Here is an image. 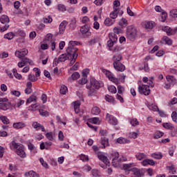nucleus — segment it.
<instances>
[{
  "instance_id": "09e8293b",
  "label": "nucleus",
  "mask_w": 177,
  "mask_h": 177,
  "mask_svg": "<svg viewBox=\"0 0 177 177\" xmlns=\"http://www.w3.org/2000/svg\"><path fill=\"white\" fill-rule=\"evenodd\" d=\"M91 174L93 177H100V172L97 169H93Z\"/></svg>"
},
{
  "instance_id": "680f3d73",
  "label": "nucleus",
  "mask_w": 177,
  "mask_h": 177,
  "mask_svg": "<svg viewBox=\"0 0 177 177\" xmlns=\"http://www.w3.org/2000/svg\"><path fill=\"white\" fill-rule=\"evenodd\" d=\"M121 5V3H120V1L118 0H115L113 1V10H114V8H116L117 9H120V6Z\"/></svg>"
},
{
  "instance_id": "6e6552de",
  "label": "nucleus",
  "mask_w": 177,
  "mask_h": 177,
  "mask_svg": "<svg viewBox=\"0 0 177 177\" xmlns=\"http://www.w3.org/2000/svg\"><path fill=\"white\" fill-rule=\"evenodd\" d=\"M68 59V57L67 56V54H62L61 55L58 59L55 58L53 60V64L55 66H57V64L60 62H66V60Z\"/></svg>"
},
{
  "instance_id": "7ed1b4c3",
  "label": "nucleus",
  "mask_w": 177,
  "mask_h": 177,
  "mask_svg": "<svg viewBox=\"0 0 177 177\" xmlns=\"http://www.w3.org/2000/svg\"><path fill=\"white\" fill-rule=\"evenodd\" d=\"M97 157L99 160H100L101 161H102V162H104V164L103 163L100 164V166L102 168H104V169H106V168H107V166L110 167V160H109V158H107V156H104L102 152H98Z\"/></svg>"
},
{
  "instance_id": "bb28decb",
  "label": "nucleus",
  "mask_w": 177,
  "mask_h": 177,
  "mask_svg": "<svg viewBox=\"0 0 177 177\" xmlns=\"http://www.w3.org/2000/svg\"><path fill=\"white\" fill-rule=\"evenodd\" d=\"M25 176L26 177H39V174H37L35 171H29L28 172L25 173Z\"/></svg>"
},
{
  "instance_id": "a878e982",
  "label": "nucleus",
  "mask_w": 177,
  "mask_h": 177,
  "mask_svg": "<svg viewBox=\"0 0 177 177\" xmlns=\"http://www.w3.org/2000/svg\"><path fill=\"white\" fill-rule=\"evenodd\" d=\"M122 59V55L120 54H116L113 57V63H120L121 59Z\"/></svg>"
},
{
  "instance_id": "3c124183",
  "label": "nucleus",
  "mask_w": 177,
  "mask_h": 177,
  "mask_svg": "<svg viewBox=\"0 0 177 177\" xmlns=\"http://www.w3.org/2000/svg\"><path fill=\"white\" fill-rule=\"evenodd\" d=\"M108 91L111 92V93H117V88L114 86H109L108 87Z\"/></svg>"
},
{
  "instance_id": "dca6fc26",
  "label": "nucleus",
  "mask_w": 177,
  "mask_h": 177,
  "mask_svg": "<svg viewBox=\"0 0 177 177\" xmlns=\"http://www.w3.org/2000/svg\"><path fill=\"white\" fill-rule=\"evenodd\" d=\"M90 84L91 85V86H93L95 89H99L100 88V83H99V82L94 77L90 79Z\"/></svg>"
},
{
  "instance_id": "39448f33",
  "label": "nucleus",
  "mask_w": 177,
  "mask_h": 177,
  "mask_svg": "<svg viewBox=\"0 0 177 177\" xmlns=\"http://www.w3.org/2000/svg\"><path fill=\"white\" fill-rule=\"evenodd\" d=\"M138 91L140 95L149 96L150 95V86L149 85L142 84L138 86Z\"/></svg>"
},
{
  "instance_id": "e433bc0d",
  "label": "nucleus",
  "mask_w": 177,
  "mask_h": 177,
  "mask_svg": "<svg viewBox=\"0 0 177 177\" xmlns=\"http://www.w3.org/2000/svg\"><path fill=\"white\" fill-rule=\"evenodd\" d=\"M132 164L133 163H129V164H125L123 165V169L124 171H129L132 172Z\"/></svg>"
},
{
  "instance_id": "69168bd1",
  "label": "nucleus",
  "mask_w": 177,
  "mask_h": 177,
  "mask_svg": "<svg viewBox=\"0 0 177 177\" xmlns=\"http://www.w3.org/2000/svg\"><path fill=\"white\" fill-rule=\"evenodd\" d=\"M20 60H21V62H22L23 64H24L25 66L27 65V63H28V60H30L29 58H27L26 57H24L22 58H20Z\"/></svg>"
},
{
  "instance_id": "2eb2a0df",
  "label": "nucleus",
  "mask_w": 177,
  "mask_h": 177,
  "mask_svg": "<svg viewBox=\"0 0 177 177\" xmlns=\"http://www.w3.org/2000/svg\"><path fill=\"white\" fill-rule=\"evenodd\" d=\"M162 31L167 33V35H174L176 32L177 29L172 30L169 26H165L162 28Z\"/></svg>"
},
{
  "instance_id": "e2e57ef3",
  "label": "nucleus",
  "mask_w": 177,
  "mask_h": 177,
  "mask_svg": "<svg viewBox=\"0 0 177 177\" xmlns=\"http://www.w3.org/2000/svg\"><path fill=\"white\" fill-rule=\"evenodd\" d=\"M89 122H91V124H97V122H99V118H90Z\"/></svg>"
},
{
  "instance_id": "c756f323",
  "label": "nucleus",
  "mask_w": 177,
  "mask_h": 177,
  "mask_svg": "<svg viewBox=\"0 0 177 177\" xmlns=\"http://www.w3.org/2000/svg\"><path fill=\"white\" fill-rule=\"evenodd\" d=\"M74 110L76 114L80 113V106H81V103L79 101H75L74 103Z\"/></svg>"
},
{
  "instance_id": "2f4dec72",
  "label": "nucleus",
  "mask_w": 177,
  "mask_h": 177,
  "mask_svg": "<svg viewBox=\"0 0 177 177\" xmlns=\"http://www.w3.org/2000/svg\"><path fill=\"white\" fill-rule=\"evenodd\" d=\"M115 22V21L111 19V18H106L104 20V24H105V26H113Z\"/></svg>"
},
{
  "instance_id": "423d86ee",
  "label": "nucleus",
  "mask_w": 177,
  "mask_h": 177,
  "mask_svg": "<svg viewBox=\"0 0 177 177\" xmlns=\"http://www.w3.org/2000/svg\"><path fill=\"white\" fill-rule=\"evenodd\" d=\"M66 53H67V57L68 60L71 59V58L74 57V56H76V57H78V53H77V48L73 47V46H68L66 48Z\"/></svg>"
},
{
  "instance_id": "c03bdc74",
  "label": "nucleus",
  "mask_w": 177,
  "mask_h": 177,
  "mask_svg": "<svg viewBox=\"0 0 177 177\" xmlns=\"http://www.w3.org/2000/svg\"><path fill=\"white\" fill-rule=\"evenodd\" d=\"M162 136H164V133H162L161 131H157L156 133H155V134L153 136V138L154 139H160V138H162Z\"/></svg>"
},
{
  "instance_id": "bf43d9fd",
  "label": "nucleus",
  "mask_w": 177,
  "mask_h": 177,
  "mask_svg": "<svg viewBox=\"0 0 177 177\" xmlns=\"http://www.w3.org/2000/svg\"><path fill=\"white\" fill-rule=\"evenodd\" d=\"M80 66V63L76 62L74 66H73L71 68H70V71H77V70H78V66Z\"/></svg>"
},
{
  "instance_id": "cd10ccee",
  "label": "nucleus",
  "mask_w": 177,
  "mask_h": 177,
  "mask_svg": "<svg viewBox=\"0 0 177 177\" xmlns=\"http://www.w3.org/2000/svg\"><path fill=\"white\" fill-rule=\"evenodd\" d=\"M0 21L2 24H8V23H9L10 21L9 17H8L7 15H2L0 17Z\"/></svg>"
},
{
  "instance_id": "a19ab883",
  "label": "nucleus",
  "mask_w": 177,
  "mask_h": 177,
  "mask_svg": "<svg viewBox=\"0 0 177 177\" xmlns=\"http://www.w3.org/2000/svg\"><path fill=\"white\" fill-rule=\"evenodd\" d=\"M28 80H29V81H31V82H36V81H38V77L32 74H30L28 75Z\"/></svg>"
},
{
  "instance_id": "4d7b16f0",
  "label": "nucleus",
  "mask_w": 177,
  "mask_h": 177,
  "mask_svg": "<svg viewBox=\"0 0 177 177\" xmlns=\"http://www.w3.org/2000/svg\"><path fill=\"white\" fill-rule=\"evenodd\" d=\"M46 138L48 139V140H53V132H48L46 134Z\"/></svg>"
},
{
  "instance_id": "4be33fe9",
  "label": "nucleus",
  "mask_w": 177,
  "mask_h": 177,
  "mask_svg": "<svg viewBox=\"0 0 177 177\" xmlns=\"http://www.w3.org/2000/svg\"><path fill=\"white\" fill-rule=\"evenodd\" d=\"M129 142H131L129 140L122 137H120L116 140L115 143H119V145H125L127 143H129Z\"/></svg>"
},
{
  "instance_id": "1a4fd4ad",
  "label": "nucleus",
  "mask_w": 177,
  "mask_h": 177,
  "mask_svg": "<svg viewBox=\"0 0 177 177\" xmlns=\"http://www.w3.org/2000/svg\"><path fill=\"white\" fill-rule=\"evenodd\" d=\"M28 54V50L26 48H23L15 52V56L19 59H22L23 57H26Z\"/></svg>"
},
{
  "instance_id": "79ce46f5",
  "label": "nucleus",
  "mask_w": 177,
  "mask_h": 177,
  "mask_svg": "<svg viewBox=\"0 0 177 177\" xmlns=\"http://www.w3.org/2000/svg\"><path fill=\"white\" fill-rule=\"evenodd\" d=\"M146 157V154H145L144 153H138L136 155V158H137V160H139L140 161L143 160V158H145Z\"/></svg>"
},
{
  "instance_id": "37998d69",
  "label": "nucleus",
  "mask_w": 177,
  "mask_h": 177,
  "mask_svg": "<svg viewBox=\"0 0 177 177\" xmlns=\"http://www.w3.org/2000/svg\"><path fill=\"white\" fill-rule=\"evenodd\" d=\"M162 41H164L167 45H171L172 44V40L167 36L162 37Z\"/></svg>"
},
{
  "instance_id": "58836bf2",
  "label": "nucleus",
  "mask_w": 177,
  "mask_h": 177,
  "mask_svg": "<svg viewBox=\"0 0 177 177\" xmlns=\"http://www.w3.org/2000/svg\"><path fill=\"white\" fill-rule=\"evenodd\" d=\"M12 73H13L14 77H15L17 80H21V75L17 73V69L16 68L12 69Z\"/></svg>"
},
{
  "instance_id": "4c0bfd02",
  "label": "nucleus",
  "mask_w": 177,
  "mask_h": 177,
  "mask_svg": "<svg viewBox=\"0 0 177 177\" xmlns=\"http://www.w3.org/2000/svg\"><path fill=\"white\" fill-rule=\"evenodd\" d=\"M91 113H93L94 115H97L100 113V109L97 106H95L91 110Z\"/></svg>"
},
{
  "instance_id": "0e129e2a",
  "label": "nucleus",
  "mask_w": 177,
  "mask_h": 177,
  "mask_svg": "<svg viewBox=\"0 0 177 177\" xmlns=\"http://www.w3.org/2000/svg\"><path fill=\"white\" fill-rule=\"evenodd\" d=\"M77 55H74L73 57H72L71 59V62L69 63V66L70 67H71V66H73L74 64V63H75L76 60H77Z\"/></svg>"
},
{
  "instance_id": "f3484780",
  "label": "nucleus",
  "mask_w": 177,
  "mask_h": 177,
  "mask_svg": "<svg viewBox=\"0 0 177 177\" xmlns=\"http://www.w3.org/2000/svg\"><path fill=\"white\" fill-rule=\"evenodd\" d=\"M100 143L102 145V149H106V147H109L110 146V143L109 142V138L106 137L101 138Z\"/></svg>"
},
{
  "instance_id": "72a5a7b5",
  "label": "nucleus",
  "mask_w": 177,
  "mask_h": 177,
  "mask_svg": "<svg viewBox=\"0 0 177 177\" xmlns=\"http://www.w3.org/2000/svg\"><path fill=\"white\" fill-rule=\"evenodd\" d=\"M88 31H89V26H88L87 24L80 28V32L82 34V35L88 32Z\"/></svg>"
},
{
  "instance_id": "20e7f679",
  "label": "nucleus",
  "mask_w": 177,
  "mask_h": 177,
  "mask_svg": "<svg viewBox=\"0 0 177 177\" xmlns=\"http://www.w3.org/2000/svg\"><path fill=\"white\" fill-rule=\"evenodd\" d=\"M111 158H112V165L115 168H117V167H120V164H121V158H120V153L118 152H112L111 153Z\"/></svg>"
},
{
  "instance_id": "f257e3e1",
  "label": "nucleus",
  "mask_w": 177,
  "mask_h": 177,
  "mask_svg": "<svg viewBox=\"0 0 177 177\" xmlns=\"http://www.w3.org/2000/svg\"><path fill=\"white\" fill-rule=\"evenodd\" d=\"M12 146L14 149H16V153L17 156L21 157V158H26V152L24 151V145L21 144H17L15 141H12Z\"/></svg>"
},
{
  "instance_id": "473e14b6",
  "label": "nucleus",
  "mask_w": 177,
  "mask_h": 177,
  "mask_svg": "<svg viewBox=\"0 0 177 177\" xmlns=\"http://www.w3.org/2000/svg\"><path fill=\"white\" fill-rule=\"evenodd\" d=\"M151 157H152V158H155V160H161V158H162V153H161V152L159 153H151Z\"/></svg>"
},
{
  "instance_id": "864d4df0",
  "label": "nucleus",
  "mask_w": 177,
  "mask_h": 177,
  "mask_svg": "<svg viewBox=\"0 0 177 177\" xmlns=\"http://www.w3.org/2000/svg\"><path fill=\"white\" fill-rule=\"evenodd\" d=\"M88 77L85 76H82V79L78 81L79 84H82V85H84L88 82Z\"/></svg>"
},
{
  "instance_id": "4468645a",
  "label": "nucleus",
  "mask_w": 177,
  "mask_h": 177,
  "mask_svg": "<svg viewBox=\"0 0 177 177\" xmlns=\"http://www.w3.org/2000/svg\"><path fill=\"white\" fill-rule=\"evenodd\" d=\"M131 172H133V175L136 177H141L145 175V173L143 171L136 167L131 168Z\"/></svg>"
},
{
  "instance_id": "393cba45",
  "label": "nucleus",
  "mask_w": 177,
  "mask_h": 177,
  "mask_svg": "<svg viewBox=\"0 0 177 177\" xmlns=\"http://www.w3.org/2000/svg\"><path fill=\"white\" fill-rule=\"evenodd\" d=\"M87 89H88V96H95L96 90L92 87V86H86Z\"/></svg>"
},
{
  "instance_id": "b1692460",
  "label": "nucleus",
  "mask_w": 177,
  "mask_h": 177,
  "mask_svg": "<svg viewBox=\"0 0 177 177\" xmlns=\"http://www.w3.org/2000/svg\"><path fill=\"white\" fill-rule=\"evenodd\" d=\"M166 80L167 82H169L171 85H175V84H176V79H175V77L174 76L167 75L166 77Z\"/></svg>"
},
{
  "instance_id": "c9c22d12",
  "label": "nucleus",
  "mask_w": 177,
  "mask_h": 177,
  "mask_svg": "<svg viewBox=\"0 0 177 177\" xmlns=\"http://www.w3.org/2000/svg\"><path fill=\"white\" fill-rule=\"evenodd\" d=\"M32 102H37V96L35 94L32 95L27 100L26 104L32 103Z\"/></svg>"
},
{
  "instance_id": "9d476101",
  "label": "nucleus",
  "mask_w": 177,
  "mask_h": 177,
  "mask_svg": "<svg viewBox=\"0 0 177 177\" xmlns=\"http://www.w3.org/2000/svg\"><path fill=\"white\" fill-rule=\"evenodd\" d=\"M102 71L106 75V77H109V80H110V81H111L112 82H114V84H118V79L113 77L111 72L106 69H103Z\"/></svg>"
},
{
  "instance_id": "774afa93",
  "label": "nucleus",
  "mask_w": 177,
  "mask_h": 177,
  "mask_svg": "<svg viewBox=\"0 0 177 177\" xmlns=\"http://www.w3.org/2000/svg\"><path fill=\"white\" fill-rule=\"evenodd\" d=\"M176 116H177L176 111H173L171 113V118L174 122H176V120H177Z\"/></svg>"
},
{
  "instance_id": "5701e85b",
  "label": "nucleus",
  "mask_w": 177,
  "mask_h": 177,
  "mask_svg": "<svg viewBox=\"0 0 177 177\" xmlns=\"http://www.w3.org/2000/svg\"><path fill=\"white\" fill-rule=\"evenodd\" d=\"M120 11V8H114L113 12H111L110 14V18L113 19H117L118 17V12Z\"/></svg>"
},
{
  "instance_id": "0eeeda50",
  "label": "nucleus",
  "mask_w": 177,
  "mask_h": 177,
  "mask_svg": "<svg viewBox=\"0 0 177 177\" xmlns=\"http://www.w3.org/2000/svg\"><path fill=\"white\" fill-rule=\"evenodd\" d=\"M109 40L107 41V46L109 48H113L114 44L118 40V37H117V35L111 32L109 34Z\"/></svg>"
},
{
  "instance_id": "f03ea898",
  "label": "nucleus",
  "mask_w": 177,
  "mask_h": 177,
  "mask_svg": "<svg viewBox=\"0 0 177 177\" xmlns=\"http://www.w3.org/2000/svg\"><path fill=\"white\" fill-rule=\"evenodd\" d=\"M126 34L128 39L133 41L134 39H136V37H138V30L132 26H128Z\"/></svg>"
},
{
  "instance_id": "603ef678",
  "label": "nucleus",
  "mask_w": 177,
  "mask_h": 177,
  "mask_svg": "<svg viewBox=\"0 0 177 177\" xmlns=\"http://www.w3.org/2000/svg\"><path fill=\"white\" fill-rule=\"evenodd\" d=\"M162 127L163 128H165L166 129H170L171 131L174 129V127H172V124L169 123H163Z\"/></svg>"
},
{
  "instance_id": "412c9836",
  "label": "nucleus",
  "mask_w": 177,
  "mask_h": 177,
  "mask_svg": "<svg viewBox=\"0 0 177 177\" xmlns=\"http://www.w3.org/2000/svg\"><path fill=\"white\" fill-rule=\"evenodd\" d=\"M53 38V35L48 33L46 35V37L44 39V44H48V45H50V42H52V39Z\"/></svg>"
},
{
  "instance_id": "ddd939ff",
  "label": "nucleus",
  "mask_w": 177,
  "mask_h": 177,
  "mask_svg": "<svg viewBox=\"0 0 177 177\" xmlns=\"http://www.w3.org/2000/svg\"><path fill=\"white\" fill-rule=\"evenodd\" d=\"M8 100L6 98H0V110H8L9 109V104L5 102Z\"/></svg>"
},
{
  "instance_id": "338daca9",
  "label": "nucleus",
  "mask_w": 177,
  "mask_h": 177,
  "mask_svg": "<svg viewBox=\"0 0 177 177\" xmlns=\"http://www.w3.org/2000/svg\"><path fill=\"white\" fill-rule=\"evenodd\" d=\"M48 18L43 19L44 23H52V21H53V19H52V17H50V16H48Z\"/></svg>"
},
{
  "instance_id": "052dcab7",
  "label": "nucleus",
  "mask_w": 177,
  "mask_h": 177,
  "mask_svg": "<svg viewBox=\"0 0 177 177\" xmlns=\"http://www.w3.org/2000/svg\"><path fill=\"white\" fill-rule=\"evenodd\" d=\"M168 17V15L167 14V12L163 11L162 12V17H161V21H165L167 20V17Z\"/></svg>"
},
{
  "instance_id": "f8f14e48",
  "label": "nucleus",
  "mask_w": 177,
  "mask_h": 177,
  "mask_svg": "<svg viewBox=\"0 0 177 177\" xmlns=\"http://www.w3.org/2000/svg\"><path fill=\"white\" fill-rule=\"evenodd\" d=\"M113 68L116 71H125V65L122 64L121 62H113Z\"/></svg>"
},
{
  "instance_id": "a18cd8bd",
  "label": "nucleus",
  "mask_w": 177,
  "mask_h": 177,
  "mask_svg": "<svg viewBox=\"0 0 177 177\" xmlns=\"http://www.w3.org/2000/svg\"><path fill=\"white\" fill-rule=\"evenodd\" d=\"M0 120H1L2 122L6 124V125H8V124H10V122H9V119L6 116H0Z\"/></svg>"
},
{
  "instance_id": "9b49d317",
  "label": "nucleus",
  "mask_w": 177,
  "mask_h": 177,
  "mask_svg": "<svg viewBox=\"0 0 177 177\" xmlns=\"http://www.w3.org/2000/svg\"><path fill=\"white\" fill-rule=\"evenodd\" d=\"M106 120L111 125H117V124H118V120L117 118H114V116L110 115L109 113H106Z\"/></svg>"
},
{
  "instance_id": "a211bd4d",
  "label": "nucleus",
  "mask_w": 177,
  "mask_h": 177,
  "mask_svg": "<svg viewBox=\"0 0 177 177\" xmlns=\"http://www.w3.org/2000/svg\"><path fill=\"white\" fill-rule=\"evenodd\" d=\"M67 24H68V22L66 21H63L59 27V34H63L64 31H66V27H67Z\"/></svg>"
},
{
  "instance_id": "5fc2aeb1",
  "label": "nucleus",
  "mask_w": 177,
  "mask_h": 177,
  "mask_svg": "<svg viewBox=\"0 0 177 177\" xmlns=\"http://www.w3.org/2000/svg\"><path fill=\"white\" fill-rule=\"evenodd\" d=\"M68 88L66 86H61V88L59 90V92L62 95H66V93L67 92Z\"/></svg>"
},
{
  "instance_id": "aec40b11",
  "label": "nucleus",
  "mask_w": 177,
  "mask_h": 177,
  "mask_svg": "<svg viewBox=\"0 0 177 177\" xmlns=\"http://www.w3.org/2000/svg\"><path fill=\"white\" fill-rule=\"evenodd\" d=\"M142 165L146 167V165H156V162H154L152 159H145L142 162Z\"/></svg>"
},
{
  "instance_id": "49530a36",
  "label": "nucleus",
  "mask_w": 177,
  "mask_h": 177,
  "mask_svg": "<svg viewBox=\"0 0 177 177\" xmlns=\"http://www.w3.org/2000/svg\"><path fill=\"white\" fill-rule=\"evenodd\" d=\"M39 111L40 115H42V117H49V112L44 109H39Z\"/></svg>"
},
{
  "instance_id": "7c9ffc66",
  "label": "nucleus",
  "mask_w": 177,
  "mask_h": 177,
  "mask_svg": "<svg viewBox=\"0 0 177 177\" xmlns=\"http://www.w3.org/2000/svg\"><path fill=\"white\" fill-rule=\"evenodd\" d=\"M78 78H80V73L78 72H74L72 74L71 77L68 78V81H71V80H73V81H75L78 80Z\"/></svg>"
},
{
  "instance_id": "13d9d810",
  "label": "nucleus",
  "mask_w": 177,
  "mask_h": 177,
  "mask_svg": "<svg viewBox=\"0 0 177 177\" xmlns=\"http://www.w3.org/2000/svg\"><path fill=\"white\" fill-rule=\"evenodd\" d=\"M130 124L133 127H136V125H139V122L138 121V119H131L130 120Z\"/></svg>"
},
{
  "instance_id": "c85d7f7f",
  "label": "nucleus",
  "mask_w": 177,
  "mask_h": 177,
  "mask_svg": "<svg viewBox=\"0 0 177 177\" xmlns=\"http://www.w3.org/2000/svg\"><path fill=\"white\" fill-rule=\"evenodd\" d=\"M155 26H156V23L153 21H148L145 24V28L147 30H152V28H154Z\"/></svg>"
},
{
  "instance_id": "de8ad7c7",
  "label": "nucleus",
  "mask_w": 177,
  "mask_h": 177,
  "mask_svg": "<svg viewBox=\"0 0 177 177\" xmlns=\"http://www.w3.org/2000/svg\"><path fill=\"white\" fill-rule=\"evenodd\" d=\"M147 107L152 111H158V106L154 104H148Z\"/></svg>"
},
{
  "instance_id": "ea45409f",
  "label": "nucleus",
  "mask_w": 177,
  "mask_h": 177,
  "mask_svg": "<svg viewBox=\"0 0 177 177\" xmlns=\"http://www.w3.org/2000/svg\"><path fill=\"white\" fill-rule=\"evenodd\" d=\"M4 38H6V39H13V38H15V33L10 32H8L7 34H6L4 35Z\"/></svg>"
},
{
  "instance_id": "f704fd0d",
  "label": "nucleus",
  "mask_w": 177,
  "mask_h": 177,
  "mask_svg": "<svg viewBox=\"0 0 177 177\" xmlns=\"http://www.w3.org/2000/svg\"><path fill=\"white\" fill-rule=\"evenodd\" d=\"M13 128H15V129H21V128H24V123L21 122L14 123Z\"/></svg>"
},
{
  "instance_id": "8fccbe9b",
  "label": "nucleus",
  "mask_w": 177,
  "mask_h": 177,
  "mask_svg": "<svg viewBox=\"0 0 177 177\" xmlns=\"http://www.w3.org/2000/svg\"><path fill=\"white\" fill-rule=\"evenodd\" d=\"M105 99L106 102H109V103H114V97L111 95H106Z\"/></svg>"
},
{
  "instance_id": "6ab92c4d",
  "label": "nucleus",
  "mask_w": 177,
  "mask_h": 177,
  "mask_svg": "<svg viewBox=\"0 0 177 177\" xmlns=\"http://www.w3.org/2000/svg\"><path fill=\"white\" fill-rule=\"evenodd\" d=\"M32 127L35 128V129H37V131L41 129L42 132H45V127L41 124L38 123V122H34L32 123Z\"/></svg>"
},
{
  "instance_id": "6e6d98bb",
  "label": "nucleus",
  "mask_w": 177,
  "mask_h": 177,
  "mask_svg": "<svg viewBox=\"0 0 177 177\" xmlns=\"http://www.w3.org/2000/svg\"><path fill=\"white\" fill-rule=\"evenodd\" d=\"M169 16L171 17H177V9H173L169 12Z\"/></svg>"
}]
</instances>
